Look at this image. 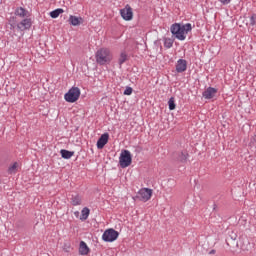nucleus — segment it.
<instances>
[{
	"label": "nucleus",
	"mask_w": 256,
	"mask_h": 256,
	"mask_svg": "<svg viewBox=\"0 0 256 256\" xmlns=\"http://www.w3.org/2000/svg\"><path fill=\"white\" fill-rule=\"evenodd\" d=\"M61 13H64V10L61 8H58V9L50 12V17H52V19H57V17H59V15H61Z\"/></svg>",
	"instance_id": "obj_20"
},
{
	"label": "nucleus",
	"mask_w": 256,
	"mask_h": 256,
	"mask_svg": "<svg viewBox=\"0 0 256 256\" xmlns=\"http://www.w3.org/2000/svg\"><path fill=\"white\" fill-rule=\"evenodd\" d=\"M173 39L171 38H165L164 39V47H166V49H171V47H173Z\"/></svg>",
	"instance_id": "obj_21"
},
{
	"label": "nucleus",
	"mask_w": 256,
	"mask_h": 256,
	"mask_svg": "<svg viewBox=\"0 0 256 256\" xmlns=\"http://www.w3.org/2000/svg\"><path fill=\"white\" fill-rule=\"evenodd\" d=\"M191 29H193L191 23H174L170 27L172 35H174V37L178 39V41H185V39H187V34L189 33V31H191Z\"/></svg>",
	"instance_id": "obj_1"
},
{
	"label": "nucleus",
	"mask_w": 256,
	"mask_h": 256,
	"mask_svg": "<svg viewBox=\"0 0 256 256\" xmlns=\"http://www.w3.org/2000/svg\"><path fill=\"white\" fill-rule=\"evenodd\" d=\"M69 23L70 25H73V27H77V25H81V23H83V18L70 15Z\"/></svg>",
	"instance_id": "obj_12"
},
{
	"label": "nucleus",
	"mask_w": 256,
	"mask_h": 256,
	"mask_svg": "<svg viewBox=\"0 0 256 256\" xmlns=\"http://www.w3.org/2000/svg\"><path fill=\"white\" fill-rule=\"evenodd\" d=\"M187 157H189L187 152H179L176 159L177 161H180V163H185V161H187Z\"/></svg>",
	"instance_id": "obj_16"
},
{
	"label": "nucleus",
	"mask_w": 256,
	"mask_h": 256,
	"mask_svg": "<svg viewBox=\"0 0 256 256\" xmlns=\"http://www.w3.org/2000/svg\"><path fill=\"white\" fill-rule=\"evenodd\" d=\"M106 143H109V133H104L97 141V149H103Z\"/></svg>",
	"instance_id": "obj_9"
},
{
	"label": "nucleus",
	"mask_w": 256,
	"mask_h": 256,
	"mask_svg": "<svg viewBox=\"0 0 256 256\" xmlns=\"http://www.w3.org/2000/svg\"><path fill=\"white\" fill-rule=\"evenodd\" d=\"M60 155H61L62 159H71V157H73V155H75V152L69 151L66 149H62L60 151Z\"/></svg>",
	"instance_id": "obj_14"
},
{
	"label": "nucleus",
	"mask_w": 256,
	"mask_h": 256,
	"mask_svg": "<svg viewBox=\"0 0 256 256\" xmlns=\"http://www.w3.org/2000/svg\"><path fill=\"white\" fill-rule=\"evenodd\" d=\"M133 93V88L127 86L126 89L124 90V95H131Z\"/></svg>",
	"instance_id": "obj_24"
},
{
	"label": "nucleus",
	"mask_w": 256,
	"mask_h": 256,
	"mask_svg": "<svg viewBox=\"0 0 256 256\" xmlns=\"http://www.w3.org/2000/svg\"><path fill=\"white\" fill-rule=\"evenodd\" d=\"M71 203L74 206L81 205V196L79 195H72Z\"/></svg>",
	"instance_id": "obj_19"
},
{
	"label": "nucleus",
	"mask_w": 256,
	"mask_h": 256,
	"mask_svg": "<svg viewBox=\"0 0 256 256\" xmlns=\"http://www.w3.org/2000/svg\"><path fill=\"white\" fill-rule=\"evenodd\" d=\"M176 71L177 73H184V71H187V60L179 59L176 64Z\"/></svg>",
	"instance_id": "obj_10"
},
{
	"label": "nucleus",
	"mask_w": 256,
	"mask_h": 256,
	"mask_svg": "<svg viewBox=\"0 0 256 256\" xmlns=\"http://www.w3.org/2000/svg\"><path fill=\"white\" fill-rule=\"evenodd\" d=\"M168 106H169V109L170 111H174L176 105H175V98L174 97H171L168 101Z\"/></svg>",
	"instance_id": "obj_23"
},
{
	"label": "nucleus",
	"mask_w": 256,
	"mask_h": 256,
	"mask_svg": "<svg viewBox=\"0 0 256 256\" xmlns=\"http://www.w3.org/2000/svg\"><path fill=\"white\" fill-rule=\"evenodd\" d=\"M15 15L18 17H27V11L23 7H19L15 10Z\"/></svg>",
	"instance_id": "obj_18"
},
{
	"label": "nucleus",
	"mask_w": 256,
	"mask_h": 256,
	"mask_svg": "<svg viewBox=\"0 0 256 256\" xmlns=\"http://www.w3.org/2000/svg\"><path fill=\"white\" fill-rule=\"evenodd\" d=\"M117 237H119V232L113 228L106 230L102 235V239L106 243H113V241H117Z\"/></svg>",
	"instance_id": "obj_5"
},
{
	"label": "nucleus",
	"mask_w": 256,
	"mask_h": 256,
	"mask_svg": "<svg viewBox=\"0 0 256 256\" xmlns=\"http://www.w3.org/2000/svg\"><path fill=\"white\" fill-rule=\"evenodd\" d=\"M79 97H81V89H79V87L70 88L64 95V99L67 103H75L79 101Z\"/></svg>",
	"instance_id": "obj_3"
},
{
	"label": "nucleus",
	"mask_w": 256,
	"mask_h": 256,
	"mask_svg": "<svg viewBox=\"0 0 256 256\" xmlns=\"http://www.w3.org/2000/svg\"><path fill=\"white\" fill-rule=\"evenodd\" d=\"M153 195V190L149 189V188H142L139 190L138 194H137V198L140 201H143L144 203H146V201H149V199H151Z\"/></svg>",
	"instance_id": "obj_6"
},
{
	"label": "nucleus",
	"mask_w": 256,
	"mask_h": 256,
	"mask_svg": "<svg viewBox=\"0 0 256 256\" xmlns=\"http://www.w3.org/2000/svg\"><path fill=\"white\" fill-rule=\"evenodd\" d=\"M89 213H90V210L89 208L85 207L82 209L81 211V221H87V219L89 218Z\"/></svg>",
	"instance_id": "obj_17"
},
{
	"label": "nucleus",
	"mask_w": 256,
	"mask_h": 256,
	"mask_svg": "<svg viewBox=\"0 0 256 256\" xmlns=\"http://www.w3.org/2000/svg\"><path fill=\"white\" fill-rule=\"evenodd\" d=\"M120 15L124 21H131L133 19V8L127 4L123 9L120 10Z\"/></svg>",
	"instance_id": "obj_7"
},
{
	"label": "nucleus",
	"mask_w": 256,
	"mask_h": 256,
	"mask_svg": "<svg viewBox=\"0 0 256 256\" xmlns=\"http://www.w3.org/2000/svg\"><path fill=\"white\" fill-rule=\"evenodd\" d=\"M220 2L222 3V5H229V3H231V0H220Z\"/></svg>",
	"instance_id": "obj_26"
},
{
	"label": "nucleus",
	"mask_w": 256,
	"mask_h": 256,
	"mask_svg": "<svg viewBox=\"0 0 256 256\" xmlns=\"http://www.w3.org/2000/svg\"><path fill=\"white\" fill-rule=\"evenodd\" d=\"M203 97L204 99H213L215 95H217V89L213 87H208L204 92H203Z\"/></svg>",
	"instance_id": "obj_11"
},
{
	"label": "nucleus",
	"mask_w": 256,
	"mask_h": 256,
	"mask_svg": "<svg viewBox=\"0 0 256 256\" xmlns=\"http://www.w3.org/2000/svg\"><path fill=\"white\" fill-rule=\"evenodd\" d=\"M19 171V163L14 162L11 166L8 168L9 175H15Z\"/></svg>",
	"instance_id": "obj_15"
},
{
	"label": "nucleus",
	"mask_w": 256,
	"mask_h": 256,
	"mask_svg": "<svg viewBox=\"0 0 256 256\" xmlns=\"http://www.w3.org/2000/svg\"><path fill=\"white\" fill-rule=\"evenodd\" d=\"M211 253H215V250H212Z\"/></svg>",
	"instance_id": "obj_28"
},
{
	"label": "nucleus",
	"mask_w": 256,
	"mask_h": 256,
	"mask_svg": "<svg viewBox=\"0 0 256 256\" xmlns=\"http://www.w3.org/2000/svg\"><path fill=\"white\" fill-rule=\"evenodd\" d=\"M95 59L98 65H109L113 61V54L108 48H100L95 54Z\"/></svg>",
	"instance_id": "obj_2"
},
{
	"label": "nucleus",
	"mask_w": 256,
	"mask_h": 256,
	"mask_svg": "<svg viewBox=\"0 0 256 256\" xmlns=\"http://www.w3.org/2000/svg\"><path fill=\"white\" fill-rule=\"evenodd\" d=\"M250 25L253 27L256 25V15L253 14L251 17H250Z\"/></svg>",
	"instance_id": "obj_25"
},
{
	"label": "nucleus",
	"mask_w": 256,
	"mask_h": 256,
	"mask_svg": "<svg viewBox=\"0 0 256 256\" xmlns=\"http://www.w3.org/2000/svg\"><path fill=\"white\" fill-rule=\"evenodd\" d=\"M79 253H80V255H88L89 254V246H87V243H85L83 241L80 242Z\"/></svg>",
	"instance_id": "obj_13"
},
{
	"label": "nucleus",
	"mask_w": 256,
	"mask_h": 256,
	"mask_svg": "<svg viewBox=\"0 0 256 256\" xmlns=\"http://www.w3.org/2000/svg\"><path fill=\"white\" fill-rule=\"evenodd\" d=\"M31 25H32L31 19L26 18L17 24V29H19V31H27V29H31Z\"/></svg>",
	"instance_id": "obj_8"
},
{
	"label": "nucleus",
	"mask_w": 256,
	"mask_h": 256,
	"mask_svg": "<svg viewBox=\"0 0 256 256\" xmlns=\"http://www.w3.org/2000/svg\"><path fill=\"white\" fill-rule=\"evenodd\" d=\"M74 215H79V211L74 212Z\"/></svg>",
	"instance_id": "obj_27"
},
{
	"label": "nucleus",
	"mask_w": 256,
	"mask_h": 256,
	"mask_svg": "<svg viewBox=\"0 0 256 256\" xmlns=\"http://www.w3.org/2000/svg\"><path fill=\"white\" fill-rule=\"evenodd\" d=\"M125 61H127V53L121 52L120 57L118 59L119 65H123V63H125Z\"/></svg>",
	"instance_id": "obj_22"
},
{
	"label": "nucleus",
	"mask_w": 256,
	"mask_h": 256,
	"mask_svg": "<svg viewBox=\"0 0 256 256\" xmlns=\"http://www.w3.org/2000/svg\"><path fill=\"white\" fill-rule=\"evenodd\" d=\"M133 158L129 150H122L119 157V165L122 169H125L131 165Z\"/></svg>",
	"instance_id": "obj_4"
}]
</instances>
